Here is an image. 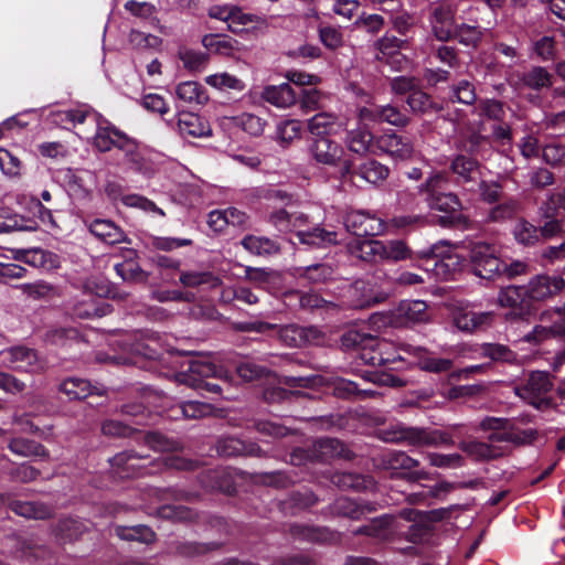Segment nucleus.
<instances>
[{
    "instance_id": "obj_1",
    "label": "nucleus",
    "mask_w": 565,
    "mask_h": 565,
    "mask_svg": "<svg viewBox=\"0 0 565 565\" xmlns=\"http://www.w3.org/2000/svg\"><path fill=\"white\" fill-rule=\"evenodd\" d=\"M447 183L448 177L445 172H434L420 186V190L427 194L429 206L446 213L449 223L466 225L468 220L460 212L461 203L457 195L450 192H441Z\"/></svg>"
},
{
    "instance_id": "obj_2",
    "label": "nucleus",
    "mask_w": 565,
    "mask_h": 565,
    "mask_svg": "<svg viewBox=\"0 0 565 565\" xmlns=\"http://www.w3.org/2000/svg\"><path fill=\"white\" fill-rule=\"evenodd\" d=\"M470 259L477 276L490 279L497 274L505 273L508 277H514L526 273L527 265L516 260L507 265L497 256L495 248L487 243H476L470 249Z\"/></svg>"
},
{
    "instance_id": "obj_3",
    "label": "nucleus",
    "mask_w": 565,
    "mask_h": 565,
    "mask_svg": "<svg viewBox=\"0 0 565 565\" xmlns=\"http://www.w3.org/2000/svg\"><path fill=\"white\" fill-rule=\"evenodd\" d=\"M430 320L428 306L423 300H403L396 308L388 312H376L370 317V323L374 328L413 327L426 323Z\"/></svg>"
},
{
    "instance_id": "obj_4",
    "label": "nucleus",
    "mask_w": 565,
    "mask_h": 565,
    "mask_svg": "<svg viewBox=\"0 0 565 565\" xmlns=\"http://www.w3.org/2000/svg\"><path fill=\"white\" fill-rule=\"evenodd\" d=\"M95 295L98 298H111L116 300H124L127 297L126 292L119 291L105 279L88 280L85 285V292L83 298L73 305V313L82 319L93 317H103L107 313L104 307H99Z\"/></svg>"
},
{
    "instance_id": "obj_5",
    "label": "nucleus",
    "mask_w": 565,
    "mask_h": 565,
    "mask_svg": "<svg viewBox=\"0 0 565 565\" xmlns=\"http://www.w3.org/2000/svg\"><path fill=\"white\" fill-rule=\"evenodd\" d=\"M207 377L227 381L228 371L222 365H216L211 358H199L189 361L188 369L184 373L179 375V381L196 390H205L214 394H220L221 386L206 382L205 379Z\"/></svg>"
},
{
    "instance_id": "obj_6",
    "label": "nucleus",
    "mask_w": 565,
    "mask_h": 565,
    "mask_svg": "<svg viewBox=\"0 0 565 565\" xmlns=\"http://www.w3.org/2000/svg\"><path fill=\"white\" fill-rule=\"evenodd\" d=\"M343 343H352L360 349V359L370 365H384L392 363L388 355H384L385 349H393V343L381 340L370 334L360 333L358 331H349L343 337Z\"/></svg>"
},
{
    "instance_id": "obj_7",
    "label": "nucleus",
    "mask_w": 565,
    "mask_h": 565,
    "mask_svg": "<svg viewBox=\"0 0 565 565\" xmlns=\"http://www.w3.org/2000/svg\"><path fill=\"white\" fill-rule=\"evenodd\" d=\"M553 387V382L548 373L543 371H533L530 373L526 382L521 385H515V394L537 409H544L551 406L552 399L550 392Z\"/></svg>"
},
{
    "instance_id": "obj_8",
    "label": "nucleus",
    "mask_w": 565,
    "mask_h": 565,
    "mask_svg": "<svg viewBox=\"0 0 565 565\" xmlns=\"http://www.w3.org/2000/svg\"><path fill=\"white\" fill-rule=\"evenodd\" d=\"M356 95L369 104L367 106L359 108L358 117L361 125L387 122L393 126H405L408 124V118L396 107L392 105L376 106L370 104L372 97L362 89H358Z\"/></svg>"
},
{
    "instance_id": "obj_9",
    "label": "nucleus",
    "mask_w": 565,
    "mask_h": 565,
    "mask_svg": "<svg viewBox=\"0 0 565 565\" xmlns=\"http://www.w3.org/2000/svg\"><path fill=\"white\" fill-rule=\"evenodd\" d=\"M316 163L329 167H340L343 173H349L352 162L345 159L344 148L328 137L316 139L309 147Z\"/></svg>"
},
{
    "instance_id": "obj_10",
    "label": "nucleus",
    "mask_w": 565,
    "mask_h": 565,
    "mask_svg": "<svg viewBox=\"0 0 565 565\" xmlns=\"http://www.w3.org/2000/svg\"><path fill=\"white\" fill-rule=\"evenodd\" d=\"M3 363L15 371L28 373H40L44 370V362L38 353L25 347H14L1 353Z\"/></svg>"
},
{
    "instance_id": "obj_11",
    "label": "nucleus",
    "mask_w": 565,
    "mask_h": 565,
    "mask_svg": "<svg viewBox=\"0 0 565 565\" xmlns=\"http://www.w3.org/2000/svg\"><path fill=\"white\" fill-rule=\"evenodd\" d=\"M456 10L450 4L436 6L430 14L429 24L434 38L440 42L454 39L457 23Z\"/></svg>"
},
{
    "instance_id": "obj_12",
    "label": "nucleus",
    "mask_w": 565,
    "mask_h": 565,
    "mask_svg": "<svg viewBox=\"0 0 565 565\" xmlns=\"http://www.w3.org/2000/svg\"><path fill=\"white\" fill-rule=\"evenodd\" d=\"M540 321V324L524 335V341L540 344L547 339L565 334V317L559 312H544L541 315Z\"/></svg>"
},
{
    "instance_id": "obj_13",
    "label": "nucleus",
    "mask_w": 565,
    "mask_h": 565,
    "mask_svg": "<svg viewBox=\"0 0 565 565\" xmlns=\"http://www.w3.org/2000/svg\"><path fill=\"white\" fill-rule=\"evenodd\" d=\"M344 225L355 238L375 236L384 231V223L381 218L363 211L349 212L344 218Z\"/></svg>"
},
{
    "instance_id": "obj_14",
    "label": "nucleus",
    "mask_w": 565,
    "mask_h": 565,
    "mask_svg": "<svg viewBox=\"0 0 565 565\" xmlns=\"http://www.w3.org/2000/svg\"><path fill=\"white\" fill-rule=\"evenodd\" d=\"M94 122L96 132L93 137V146L100 152L110 151L113 148L119 150L122 139L129 137L102 116H94Z\"/></svg>"
},
{
    "instance_id": "obj_15",
    "label": "nucleus",
    "mask_w": 565,
    "mask_h": 565,
    "mask_svg": "<svg viewBox=\"0 0 565 565\" xmlns=\"http://www.w3.org/2000/svg\"><path fill=\"white\" fill-rule=\"evenodd\" d=\"M564 286L565 281L559 276L536 275L524 285V289L531 302L548 299L562 291Z\"/></svg>"
},
{
    "instance_id": "obj_16",
    "label": "nucleus",
    "mask_w": 565,
    "mask_h": 565,
    "mask_svg": "<svg viewBox=\"0 0 565 565\" xmlns=\"http://www.w3.org/2000/svg\"><path fill=\"white\" fill-rule=\"evenodd\" d=\"M491 311H476L470 306H459L452 311L454 324L463 332H473L492 322Z\"/></svg>"
},
{
    "instance_id": "obj_17",
    "label": "nucleus",
    "mask_w": 565,
    "mask_h": 565,
    "mask_svg": "<svg viewBox=\"0 0 565 565\" xmlns=\"http://www.w3.org/2000/svg\"><path fill=\"white\" fill-rule=\"evenodd\" d=\"M376 147L399 160H408L414 157L415 149L408 137L397 134H385L376 139Z\"/></svg>"
},
{
    "instance_id": "obj_18",
    "label": "nucleus",
    "mask_w": 565,
    "mask_h": 565,
    "mask_svg": "<svg viewBox=\"0 0 565 565\" xmlns=\"http://www.w3.org/2000/svg\"><path fill=\"white\" fill-rule=\"evenodd\" d=\"M347 128V122L331 113H318L308 120V130L320 138L339 135Z\"/></svg>"
},
{
    "instance_id": "obj_19",
    "label": "nucleus",
    "mask_w": 565,
    "mask_h": 565,
    "mask_svg": "<svg viewBox=\"0 0 565 565\" xmlns=\"http://www.w3.org/2000/svg\"><path fill=\"white\" fill-rule=\"evenodd\" d=\"M438 249L437 246H434L430 250L431 255L438 258L435 260L433 271L437 278L448 280L461 268L463 258L454 250L444 254Z\"/></svg>"
},
{
    "instance_id": "obj_20",
    "label": "nucleus",
    "mask_w": 565,
    "mask_h": 565,
    "mask_svg": "<svg viewBox=\"0 0 565 565\" xmlns=\"http://www.w3.org/2000/svg\"><path fill=\"white\" fill-rule=\"evenodd\" d=\"M390 440H405L413 446H437L445 441L443 436L437 431H428L415 427H404Z\"/></svg>"
},
{
    "instance_id": "obj_21",
    "label": "nucleus",
    "mask_w": 565,
    "mask_h": 565,
    "mask_svg": "<svg viewBox=\"0 0 565 565\" xmlns=\"http://www.w3.org/2000/svg\"><path fill=\"white\" fill-rule=\"evenodd\" d=\"M375 57L380 62L394 65L403 60L401 50L405 47L406 41L394 35L385 34L375 42Z\"/></svg>"
},
{
    "instance_id": "obj_22",
    "label": "nucleus",
    "mask_w": 565,
    "mask_h": 565,
    "mask_svg": "<svg viewBox=\"0 0 565 565\" xmlns=\"http://www.w3.org/2000/svg\"><path fill=\"white\" fill-rule=\"evenodd\" d=\"M178 130L184 138H202L212 134L209 122L193 113H181L179 115Z\"/></svg>"
},
{
    "instance_id": "obj_23",
    "label": "nucleus",
    "mask_w": 565,
    "mask_h": 565,
    "mask_svg": "<svg viewBox=\"0 0 565 565\" xmlns=\"http://www.w3.org/2000/svg\"><path fill=\"white\" fill-rule=\"evenodd\" d=\"M85 225L95 237L104 243L113 245L125 241V233L110 220L85 221Z\"/></svg>"
},
{
    "instance_id": "obj_24",
    "label": "nucleus",
    "mask_w": 565,
    "mask_h": 565,
    "mask_svg": "<svg viewBox=\"0 0 565 565\" xmlns=\"http://www.w3.org/2000/svg\"><path fill=\"white\" fill-rule=\"evenodd\" d=\"M399 350L417 356L419 367L427 372L441 373L450 370L452 366L451 360L429 356L426 354V351L419 347L402 344Z\"/></svg>"
},
{
    "instance_id": "obj_25",
    "label": "nucleus",
    "mask_w": 565,
    "mask_h": 565,
    "mask_svg": "<svg viewBox=\"0 0 565 565\" xmlns=\"http://www.w3.org/2000/svg\"><path fill=\"white\" fill-rule=\"evenodd\" d=\"M262 98L278 108H288L296 104L297 96L288 83L268 85L263 88Z\"/></svg>"
},
{
    "instance_id": "obj_26",
    "label": "nucleus",
    "mask_w": 565,
    "mask_h": 565,
    "mask_svg": "<svg viewBox=\"0 0 565 565\" xmlns=\"http://www.w3.org/2000/svg\"><path fill=\"white\" fill-rule=\"evenodd\" d=\"M450 170L456 174L459 183H477L480 180L481 172L479 163L463 154H458L452 159Z\"/></svg>"
},
{
    "instance_id": "obj_27",
    "label": "nucleus",
    "mask_w": 565,
    "mask_h": 565,
    "mask_svg": "<svg viewBox=\"0 0 565 565\" xmlns=\"http://www.w3.org/2000/svg\"><path fill=\"white\" fill-rule=\"evenodd\" d=\"M306 225L307 224H299V228L296 234L301 244L315 247H326L338 243V234L335 232L327 231L319 226L313 227L312 230H306Z\"/></svg>"
},
{
    "instance_id": "obj_28",
    "label": "nucleus",
    "mask_w": 565,
    "mask_h": 565,
    "mask_svg": "<svg viewBox=\"0 0 565 565\" xmlns=\"http://www.w3.org/2000/svg\"><path fill=\"white\" fill-rule=\"evenodd\" d=\"M107 193L113 201H119L128 207L140 209L147 213H154L160 216L164 215L163 211L160 207H158L152 201L139 194H121L116 190L115 184H109L107 186Z\"/></svg>"
},
{
    "instance_id": "obj_29",
    "label": "nucleus",
    "mask_w": 565,
    "mask_h": 565,
    "mask_svg": "<svg viewBox=\"0 0 565 565\" xmlns=\"http://www.w3.org/2000/svg\"><path fill=\"white\" fill-rule=\"evenodd\" d=\"M318 333L316 328H302L291 324L279 330V338L288 347H301L307 343L318 342Z\"/></svg>"
},
{
    "instance_id": "obj_30",
    "label": "nucleus",
    "mask_w": 565,
    "mask_h": 565,
    "mask_svg": "<svg viewBox=\"0 0 565 565\" xmlns=\"http://www.w3.org/2000/svg\"><path fill=\"white\" fill-rule=\"evenodd\" d=\"M9 508L15 514L25 519L44 520L53 514V509L38 501L12 500Z\"/></svg>"
},
{
    "instance_id": "obj_31",
    "label": "nucleus",
    "mask_w": 565,
    "mask_h": 565,
    "mask_svg": "<svg viewBox=\"0 0 565 565\" xmlns=\"http://www.w3.org/2000/svg\"><path fill=\"white\" fill-rule=\"evenodd\" d=\"M122 349L132 355L156 359L158 356V338L153 335H135L134 341H124Z\"/></svg>"
},
{
    "instance_id": "obj_32",
    "label": "nucleus",
    "mask_w": 565,
    "mask_h": 565,
    "mask_svg": "<svg viewBox=\"0 0 565 565\" xmlns=\"http://www.w3.org/2000/svg\"><path fill=\"white\" fill-rule=\"evenodd\" d=\"M348 252L362 260L377 263L380 252V241L353 238L347 244Z\"/></svg>"
},
{
    "instance_id": "obj_33",
    "label": "nucleus",
    "mask_w": 565,
    "mask_h": 565,
    "mask_svg": "<svg viewBox=\"0 0 565 565\" xmlns=\"http://www.w3.org/2000/svg\"><path fill=\"white\" fill-rule=\"evenodd\" d=\"M412 257V250L401 239L380 241L379 262H399Z\"/></svg>"
},
{
    "instance_id": "obj_34",
    "label": "nucleus",
    "mask_w": 565,
    "mask_h": 565,
    "mask_svg": "<svg viewBox=\"0 0 565 565\" xmlns=\"http://www.w3.org/2000/svg\"><path fill=\"white\" fill-rule=\"evenodd\" d=\"M20 253L22 254L20 258L33 267L51 270L60 265L58 257L54 253L42 248L25 249Z\"/></svg>"
},
{
    "instance_id": "obj_35",
    "label": "nucleus",
    "mask_w": 565,
    "mask_h": 565,
    "mask_svg": "<svg viewBox=\"0 0 565 565\" xmlns=\"http://www.w3.org/2000/svg\"><path fill=\"white\" fill-rule=\"evenodd\" d=\"M120 151L124 153L126 163L129 166V168L134 171L147 173V161L140 151L139 145L137 141L130 137L127 139H122Z\"/></svg>"
},
{
    "instance_id": "obj_36",
    "label": "nucleus",
    "mask_w": 565,
    "mask_h": 565,
    "mask_svg": "<svg viewBox=\"0 0 565 565\" xmlns=\"http://www.w3.org/2000/svg\"><path fill=\"white\" fill-rule=\"evenodd\" d=\"M270 221L280 232H298L299 224H308V216L305 213H289L286 210H278L271 214Z\"/></svg>"
},
{
    "instance_id": "obj_37",
    "label": "nucleus",
    "mask_w": 565,
    "mask_h": 565,
    "mask_svg": "<svg viewBox=\"0 0 565 565\" xmlns=\"http://www.w3.org/2000/svg\"><path fill=\"white\" fill-rule=\"evenodd\" d=\"M501 307L523 310L530 306L524 286H509L503 288L498 297Z\"/></svg>"
},
{
    "instance_id": "obj_38",
    "label": "nucleus",
    "mask_w": 565,
    "mask_h": 565,
    "mask_svg": "<svg viewBox=\"0 0 565 565\" xmlns=\"http://www.w3.org/2000/svg\"><path fill=\"white\" fill-rule=\"evenodd\" d=\"M366 126L367 125H363V127H359L348 132L345 143L350 151L358 154H364L370 151L373 135L369 129H366Z\"/></svg>"
},
{
    "instance_id": "obj_39",
    "label": "nucleus",
    "mask_w": 565,
    "mask_h": 565,
    "mask_svg": "<svg viewBox=\"0 0 565 565\" xmlns=\"http://www.w3.org/2000/svg\"><path fill=\"white\" fill-rule=\"evenodd\" d=\"M243 247L252 254L258 256L273 255L278 253V244L263 236L248 235L242 241Z\"/></svg>"
},
{
    "instance_id": "obj_40",
    "label": "nucleus",
    "mask_w": 565,
    "mask_h": 565,
    "mask_svg": "<svg viewBox=\"0 0 565 565\" xmlns=\"http://www.w3.org/2000/svg\"><path fill=\"white\" fill-rule=\"evenodd\" d=\"M60 391L70 399H82L93 393V387L84 379L71 377L61 383Z\"/></svg>"
},
{
    "instance_id": "obj_41",
    "label": "nucleus",
    "mask_w": 565,
    "mask_h": 565,
    "mask_svg": "<svg viewBox=\"0 0 565 565\" xmlns=\"http://www.w3.org/2000/svg\"><path fill=\"white\" fill-rule=\"evenodd\" d=\"M205 83L218 90L241 92L245 88L244 82L230 73H216L205 77Z\"/></svg>"
},
{
    "instance_id": "obj_42",
    "label": "nucleus",
    "mask_w": 565,
    "mask_h": 565,
    "mask_svg": "<svg viewBox=\"0 0 565 565\" xmlns=\"http://www.w3.org/2000/svg\"><path fill=\"white\" fill-rule=\"evenodd\" d=\"M358 174L369 183L377 184L388 177V168L375 160H369L359 167Z\"/></svg>"
},
{
    "instance_id": "obj_43",
    "label": "nucleus",
    "mask_w": 565,
    "mask_h": 565,
    "mask_svg": "<svg viewBox=\"0 0 565 565\" xmlns=\"http://www.w3.org/2000/svg\"><path fill=\"white\" fill-rule=\"evenodd\" d=\"M139 459V457H136L131 452H121L111 458L109 462L111 467L115 469V472L119 477L124 478L137 473V469L139 468V466L136 463V461Z\"/></svg>"
},
{
    "instance_id": "obj_44",
    "label": "nucleus",
    "mask_w": 565,
    "mask_h": 565,
    "mask_svg": "<svg viewBox=\"0 0 565 565\" xmlns=\"http://www.w3.org/2000/svg\"><path fill=\"white\" fill-rule=\"evenodd\" d=\"M513 236L522 245H534L540 241L539 227L526 220H519L513 227Z\"/></svg>"
},
{
    "instance_id": "obj_45",
    "label": "nucleus",
    "mask_w": 565,
    "mask_h": 565,
    "mask_svg": "<svg viewBox=\"0 0 565 565\" xmlns=\"http://www.w3.org/2000/svg\"><path fill=\"white\" fill-rule=\"evenodd\" d=\"M115 531L120 539L127 541H139L149 544L154 540L153 531L145 525L117 526Z\"/></svg>"
},
{
    "instance_id": "obj_46",
    "label": "nucleus",
    "mask_w": 565,
    "mask_h": 565,
    "mask_svg": "<svg viewBox=\"0 0 565 565\" xmlns=\"http://www.w3.org/2000/svg\"><path fill=\"white\" fill-rule=\"evenodd\" d=\"M235 126L243 129L250 136H260L264 132L266 121L250 113H244L233 118Z\"/></svg>"
},
{
    "instance_id": "obj_47",
    "label": "nucleus",
    "mask_w": 565,
    "mask_h": 565,
    "mask_svg": "<svg viewBox=\"0 0 565 565\" xmlns=\"http://www.w3.org/2000/svg\"><path fill=\"white\" fill-rule=\"evenodd\" d=\"M9 449L19 456L22 457H45L46 450L44 447L33 440L24 439V438H14L9 444Z\"/></svg>"
},
{
    "instance_id": "obj_48",
    "label": "nucleus",
    "mask_w": 565,
    "mask_h": 565,
    "mask_svg": "<svg viewBox=\"0 0 565 565\" xmlns=\"http://www.w3.org/2000/svg\"><path fill=\"white\" fill-rule=\"evenodd\" d=\"M302 126L299 120L287 119L277 125L276 139L281 145H289L300 138Z\"/></svg>"
},
{
    "instance_id": "obj_49",
    "label": "nucleus",
    "mask_w": 565,
    "mask_h": 565,
    "mask_svg": "<svg viewBox=\"0 0 565 565\" xmlns=\"http://www.w3.org/2000/svg\"><path fill=\"white\" fill-rule=\"evenodd\" d=\"M522 81L526 87L539 90L552 85V75L545 68L535 66L523 75Z\"/></svg>"
},
{
    "instance_id": "obj_50",
    "label": "nucleus",
    "mask_w": 565,
    "mask_h": 565,
    "mask_svg": "<svg viewBox=\"0 0 565 565\" xmlns=\"http://www.w3.org/2000/svg\"><path fill=\"white\" fill-rule=\"evenodd\" d=\"M460 448L477 460L495 458L501 454L499 449L481 441L461 443Z\"/></svg>"
},
{
    "instance_id": "obj_51",
    "label": "nucleus",
    "mask_w": 565,
    "mask_h": 565,
    "mask_svg": "<svg viewBox=\"0 0 565 565\" xmlns=\"http://www.w3.org/2000/svg\"><path fill=\"white\" fill-rule=\"evenodd\" d=\"M180 282L184 287L192 288L205 284L211 287H216L221 284V280L210 271H183L180 276Z\"/></svg>"
},
{
    "instance_id": "obj_52",
    "label": "nucleus",
    "mask_w": 565,
    "mask_h": 565,
    "mask_svg": "<svg viewBox=\"0 0 565 565\" xmlns=\"http://www.w3.org/2000/svg\"><path fill=\"white\" fill-rule=\"evenodd\" d=\"M258 22V17L255 14L246 13L238 7H232L231 18L228 19L227 26L234 33H239L246 26Z\"/></svg>"
},
{
    "instance_id": "obj_53",
    "label": "nucleus",
    "mask_w": 565,
    "mask_h": 565,
    "mask_svg": "<svg viewBox=\"0 0 565 565\" xmlns=\"http://www.w3.org/2000/svg\"><path fill=\"white\" fill-rule=\"evenodd\" d=\"M509 426V420L500 417H487L481 420L480 428L483 430H494L490 435L491 441L509 439V434L505 431Z\"/></svg>"
},
{
    "instance_id": "obj_54",
    "label": "nucleus",
    "mask_w": 565,
    "mask_h": 565,
    "mask_svg": "<svg viewBox=\"0 0 565 565\" xmlns=\"http://www.w3.org/2000/svg\"><path fill=\"white\" fill-rule=\"evenodd\" d=\"M179 99L185 103H202L205 99L196 82L188 81L179 84L175 89Z\"/></svg>"
},
{
    "instance_id": "obj_55",
    "label": "nucleus",
    "mask_w": 565,
    "mask_h": 565,
    "mask_svg": "<svg viewBox=\"0 0 565 565\" xmlns=\"http://www.w3.org/2000/svg\"><path fill=\"white\" fill-rule=\"evenodd\" d=\"M541 211L544 217L551 220L545 222L544 225L539 228L540 238H551L557 235L562 231V223L553 217L555 213V206H552L551 204H545L544 206L541 207Z\"/></svg>"
},
{
    "instance_id": "obj_56",
    "label": "nucleus",
    "mask_w": 565,
    "mask_h": 565,
    "mask_svg": "<svg viewBox=\"0 0 565 565\" xmlns=\"http://www.w3.org/2000/svg\"><path fill=\"white\" fill-rule=\"evenodd\" d=\"M482 32L478 26L462 23L457 25L454 39L466 46H476L481 40Z\"/></svg>"
},
{
    "instance_id": "obj_57",
    "label": "nucleus",
    "mask_w": 565,
    "mask_h": 565,
    "mask_svg": "<svg viewBox=\"0 0 565 565\" xmlns=\"http://www.w3.org/2000/svg\"><path fill=\"white\" fill-rule=\"evenodd\" d=\"M115 270L119 277L128 281H143L147 276L141 270L140 266L132 262L126 260L115 265Z\"/></svg>"
},
{
    "instance_id": "obj_58",
    "label": "nucleus",
    "mask_w": 565,
    "mask_h": 565,
    "mask_svg": "<svg viewBox=\"0 0 565 565\" xmlns=\"http://www.w3.org/2000/svg\"><path fill=\"white\" fill-rule=\"evenodd\" d=\"M180 409L185 418H202L213 413L212 405L199 401H188L181 404Z\"/></svg>"
},
{
    "instance_id": "obj_59",
    "label": "nucleus",
    "mask_w": 565,
    "mask_h": 565,
    "mask_svg": "<svg viewBox=\"0 0 565 565\" xmlns=\"http://www.w3.org/2000/svg\"><path fill=\"white\" fill-rule=\"evenodd\" d=\"M479 354L490 358L493 361L510 362L514 359V354L502 344L486 343L479 348Z\"/></svg>"
},
{
    "instance_id": "obj_60",
    "label": "nucleus",
    "mask_w": 565,
    "mask_h": 565,
    "mask_svg": "<svg viewBox=\"0 0 565 565\" xmlns=\"http://www.w3.org/2000/svg\"><path fill=\"white\" fill-rule=\"evenodd\" d=\"M358 291H362V296L360 298L354 299L352 302V306L356 309H363V308L370 307L381 300L377 297L371 295V289L367 288V286L364 281H356L350 288V292L352 295Z\"/></svg>"
},
{
    "instance_id": "obj_61",
    "label": "nucleus",
    "mask_w": 565,
    "mask_h": 565,
    "mask_svg": "<svg viewBox=\"0 0 565 565\" xmlns=\"http://www.w3.org/2000/svg\"><path fill=\"white\" fill-rule=\"evenodd\" d=\"M451 100L471 105L476 100V93L473 85L468 81H460L452 88Z\"/></svg>"
},
{
    "instance_id": "obj_62",
    "label": "nucleus",
    "mask_w": 565,
    "mask_h": 565,
    "mask_svg": "<svg viewBox=\"0 0 565 565\" xmlns=\"http://www.w3.org/2000/svg\"><path fill=\"white\" fill-rule=\"evenodd\" d=\"M429 463L438 468H456L462 465V457L458 454L443 455L437 452L427 454Z\"/></svg>"
},
{
    "instance_id": "obj_63",
    "label": "nucleus",
    "mask_w": 565,
    "mask_h": 565,
    "mask_svg": "<svg viewBox=\"0 0 565 565\" xmlns=\"http://www.w3.org/2000/svg\"><path fill=\"white\" fill-rule=\"evenodd\" d=\"M319 38L323 45L331 50L340 47L343 43L342 32L334 26H321Z\"/></svg>"
},
{
    "instance_id": "obj_64",
    "label": "nucleus",
    "mask_w": 565,
    "mask_h": 565,
    "mask_svg": "<svg viewBox=\"0 0 565 565\" xmlns=\"http://www.w3.org/2000/svg\"><path fill=\"white\" fill-rule=\"evenodd\" d=\"M21 162L17 156L7 149H0V169L10 177L18 175L20 172Z\"/></svg>"
}]
</instances>
